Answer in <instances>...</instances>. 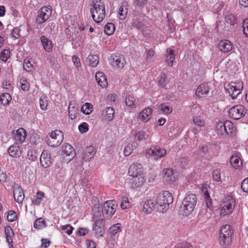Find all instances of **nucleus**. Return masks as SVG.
<instances>
[{
  "mask_svg": "<svg viewBox=\"0 0 248 248\" xmlns=\"http://www.w3.org/2000/svg\"><path fill=\"white\" fill-rule=\"evenodd\" d=\"M27 156L29 159L32 161H34L37 159V154L34 151H29L28 152Z\"/></svg>",
  "mask_w": 248,
  "mask_h": 248,
  "instance_id": "680f3d73",
  "label": "nucleus"
},
{
  "mask_svg": "<svg viewBox=\"0 0 248 248\" xmlns=\"http://www.w3.org/2000/svg\"><path fill=\"white\" fill-rule=\"evenodd\" d=\"M47 144L51 147L59 146L63 141V135L62 131L58 130H54L49 134V137H47Z\"/></svg>",
  "mask_w": 248,
  "mask_h": 248,
  "instance_id": "0eeeda50",
  "label": "nucleus"
},
{
  "mask_svg": "<svg viewBox=\"0 0 248 248\" xmlns=\"http://www.w3.org/2000/svg\"><path fill=\"white\" fill-rule=\"evenodd\" d=\"M241 187L244 192H248V177L243 180Z\"/></svg>",
  "mask_w": 248,
  "mask_h": 248,
  "instance_id": "0e129e2a",
  "label": "nucleus"
},
{
  "mask_svg": "<svg viewBox=\"0 0 248 248\" xmlns=\"http://www.w3.org/2000/svg\"><path fill=\"white\" fill-rule=\"evenodd\" d=\"M147 3V0H134L133 5L135 9H141Z\"/></svg>",
  "mask_w": 248,
  "mask_h": 248,
  "instance_id": "49530a36",
  "label": "nucleus"
},
{
  "mask_svg": "<svg viewBox=\"0 0 248 248\" xmlns=\"http://www.w3.org/2000/svg\"><path fill=\"white\" fill-rule=\"evenodd\" d=\"M47 97L46 96H42L39 100L40 106L42 110H46L47 107Z\"/></svg>",
  "mask_w": 248,
  "mask_h": 248,
  "instance_id": "603ef678",
  "label": "nucleus"
},
{
  "mask_svg": "<svg viewBox=\"0 0 248 248\" xmlns=\"http://www.w3.org/2000/svg\"><path fill=\"white\" fill-rule=\"evenodd\" d=\"M225 20L228 23L232 26H234L237 22V17L232 14L227 15L225 17Z\"/></svg>",
  "mask_w": 248,
  "mask_h": 248,
  "instance_id": "37998d69",
  "label": "nucleus"
},
{
  "mask_svg": "<svg viewBox=\"0 0 248 248\" xmlns=\"http://www.w3.org/2000/svg\"><path fill=\"white\" fill-rule=\"evenodd\" d=\"M208 187L209 186L207 185L203 186L202 187V191L203 194V198L206 202L207 207L211 210L212 207V200L208 191Z\"/></svg>",
  "mask_w": 248,
  "mask_h": 248,
  "instance_id": "aec40b11",
  "label": "nucleus"
},
{
  "mask_svg": "<svg viewBox=\"0 0 248 248\" xmlns=\"http://www.w3.org/2000/svg\"><path fill=\"white\" fill-rule=\"evenodd\" d=\"M131 24L133 27H135L139 30H142L143 28V24L137 16H135L134 17Z\"/></svg>",
  "mask_w": 248,
  "mask_h": 248,
  "instance_id": "de8ad7c7",
  "label": "nucleus"
},
{
  "mask_svg": "<svg viewBox=\"0 0 248 248\" xmlns=\"http://www.w3.org/2000/svg\"><path fill=\"white\" fill-rule=\"evenodd\" d=\"M62 151L66 155L68 156L72 155L75 154L73 147L67 143L65 144L63 147Z\"/></svg>",
  "mask_w": 248,
  "mask_h": 248,
  "instance_id": "a18cd8bd",
  "label": "nucleus"
},
{
  "mask_svg": "<svg viewBox=\"0 0 248 248\" xmlns=\"http://www.w3.org/2000/svg\"><path fill=\"white\" fill-rule=\"evenodd\" d=\"M11 100L12 97L9 93H3L0 96V101L4 105H8Z\"/></svg>",
  "mask_w": 248,
  "mask_h": 248,
  "instance_id": "79ce46f5",
  "label": "nucleus"
},
{
  "mask_svg": "<svg viewBox=\"0 0 248 248\" xmlns=\"http://www.w3.org/2000/svg\"><path fill=\"white\" fill-rule=\"evenodd\" d=\"M46 226L45 219L43 218H39L36 219L33 223L34 228L38 230L41 229Z\"/></svg>",
  "mask_w": 248,
  "mask_h": 248,
  "instance_id": "58836bf2",
  "label": "nucleus"
},
{
  "mask_svg": "<svg viewBox=\"0 0 248 248\" xmlns=\"http://www.w3.org/2000/svg\"><path fill=\"white\" fill-rule=\"evenodd\" d=\"M152 110L149 108L142 110L139 115V118L144 122L148 121L151 118Z\"/></svg>",
  "mask_w": 248,
  "mask_h": 248,
  "instance_id": "c85d7f7f",
  "label": "nucleus"
},
{
  "mask_svg": "<svg viewBox=\"0 0 248 248\" xmlns=\"http://www.w3.org/2000/svg\"><path fill=\"white\" fill-rule=\"evenodd\" d=\"M132 186L135 187L141 186L145 182L144 177L142 174L133 177Z\"/></svg>",
  "mask_w": 248,
  "mask_h": 248,
  "instance_id": "2f4dec72",
  "label": "nucleus"
},
{
  "mask_svg": "<svg viewBox=\"0 0 248 248\" xmlns=\"http://www.w3.org/2000/svg\"><path fill=\"white\" fill-rule=\"evenodd\" d=\"M78 129L81 133H85L89 130L88 124L86 123H83L79 125Z\"/></svg>",
  "mask_w": 248,
  "mask_h": 248,
  "instance_id": "e2e57ef3",
  "label": "nucleus"
},
{
  "mask_svg": "<svg viewBox=\"0 0 248 248\" xmlns=\"http://www.w3.org/2000/svg\"><path fill=\"white\" fill-rule=\"evenodd\" d=\"M93 105L89 103H86L81 108V111L83 112V113L89 115L92 111Z\"/></svg>",
  "mask_w": 248,
  "mask_h": 248,
  "instance_id": "8fccbe9b",
  "label": "nucleus"
},
{
  "mask_svg": "<svg viewBox=\"0 0 248 248\" xmlns=\"http://www.w3.org/2000/svg\"><path fill=\"white\" fill-rule=\"evenodd\" d=\"M150 133V132L147 130L139 131L136 133L135 137L137 140H141L149 137Z\"/></svg>",
  "mask_w": 248,
  "mask_h": 248,
  "instance_id": "f704fd0d",
  "label": "nucleus"
},
{
  "mask_svg": "<svg viewBox=\"0 0 248 248\" xmlns=\"http://www.w3.org/2000/svg\"><path fill=\"white\" fill-rule=\"evenodd\" d=\"M163 181L166 184L169 185L173 183L175 180V175L172 169H165L163 170Z\"/></svg>",
  "mask_w": 248,
  "mask_h": 248,
  "instance_id": "f3484780",
  "label": "nucleus"
},
{
  "mask_svg": "<svg viewBox=\"0 0 248 248\" xmlns=\"http://www.w3.org/2000/svg\"><path fill=\"white\" fill-rule=\"evenodd\" d=\"M36 22L41 24L47 20L51 15V10L48 7H42L38 12Z\"/></svg>",
  "mask_w": 248,
  "mask_h": 248,
  "instance_id": "9b49d317",
  "label": "nucleus"
},
{
  "mask_svg": "<svg viewBox=\"0 0 248 248\" xmlns=\"http://www.w3.org/2000/svg\"><path fill=\"white\" fill-rule=\"evenodd\" d=\"M10 52L8 49H4L0 53V59L4 62H6L10 57Z\"/></svg>",
  "mask_w": 248,
  "mask_h": 248,
  "instance_id": "4d7b16f0",
  "label": "nucleus"
},
{
  "mask_svg": "<svg viewBox=\"0 0 248 248\" xmlns=\"http://www.w3.org/2000/svg\"><path fill=\"white\" fill-rule=\"evenodd\" d=\"M197 202V197L194 194L186 195L180 207L179 211L183 216H187L194 209Z\"/></svg>",
  "mask_w": 248,
  "mask_h": 248,
  "instance_id": "f257e3e1",
  "label": "nucleus"
},
{
  "mask_svg": "<svg viewBox=\"0 0 248 248\" xmlns=\"http://www.w3.org/2000/svg\"><path fill=\"white\" fill-rule=\"evenodd\" d=\"M143 172V168L140 164L133 163L129 168L128 174L130 176L134 177L140 174H142Z\"/></svg>",
  "mask_w": 248,
  "mask_h": 248,
  "instance_id": "a211bd4d",
  "label": "nucleus"
},
{
  "mask_svg": "<svg viewBox=\"0 0 248 248\" xmlns=\"http://www.w3.org/2000/svg\"><path fill=\"white\" fill-rule=\"evenodd\" d=\"M213 178L214 180L217 181H220V170L219 169H216L213 171Z\"/></svg>",
  "mask_w": 248,
  "mask_h": 248,
  "instance_id": "052dcab7",
  "label": "nucleus"
},
{
  "mask_svg": "<svg viewBox=\"0 0 248 248\" xmlns=\"http://www.w3.org/2000/svg\"><path fill=\"white\" fill-rule=\"evenodd\" d=\"M130 207V204L128 199L126 197H124L121 201V207L123 209H128Z\"/></svg>",
  "mask_w": 248,
  "mask_h": 248,
  "instance_id": "5fc2aeb1",
  "label": "nucleus"
},
{
  "mask_svg": "<svg viewBox=\"0 0 248 248\" xmlns=\"http://www.w3.org/2000/svg\"><path fill=\"white\" fill-rule=\"evenodd\" d=\"M125 102L127 106L132 108H136L137 104L135 97L132 94L126 96Z\"/></svg>",
  "mask_w": 248,
  "mask_h": 248,
  "instance_id": "72a5a7b5",
  "label": "nucleus"
},
{
  "mask_svg": "<svg viewBox=\"0 0 248 248\" xmlns=\"http://www.w3.org/2000/svg\"><path fill=\"white\" fill-rule=\"evenodd\" d=\"M233 233L231 226L229 224L223 225L220 229V244L223 248H226L232 241V235Z\"/></svg>",
  "mask_w": 248,
  "mask_h": 248,
  "instance_id": "20e7f679",
  "label": "nucleus"
},
{
  "mask_svg": "<svg viewBox=\"0 0 248 248\" xmlns=\"http://www.w3.org/2000/svg\"><path fill=\"white\" fill-rule=\"evenodd\" d=\"M27 136L26 132L23 128L18 129L14 134V139L22 143L23 142Z\"/></svg>",
  "mask_w": 248,
  "mask_h": 248,
  "instance_id": "bb28decb",
  "label": "nucleus"
},
{
  "mask_svg": "<svg viewBox=\"0 0 248 248\" xmlns=\"http://www.w3.org/2000/svg\"><path fill=\"white\" fill-rule=\"evenodd\" d=\"M111 58V64L113 66L122 68L125 63V59L124 56L121 54L112 55Z\"/></svg>",
  "mask_w": 248,
  "mask_h": 248,
  "instance_id": "4468645a",
  "label": "nucleus"
},
{
  "mask_svg": "<svg viewBox=\"0 0 248 248\" xmlns=\"http://www.w3.org/2000/svg\"><path fill=\"white\" fill-rule=\"evenodd\" d=\"M95 78L99 85L103 88L107 86V79L103 73L100 72H97L95 74Z\"/></svg>",
  "mask_w": 248,
  "mask_h": 248,
  "instance_id": "a878e982",
  "label": "nucleus"
},
{
  "mask_svg": "<svg viewBox=\"0 0 248 248\" xmlns=\"http://www.w3.org/2000/svg\"><path fill=\"white\" fill-rule=\"evenodd\" d=\"M41 42L46 51L50 52L52 50V41L46 37L45 35H42L40 37Z\"/></svg>",
  "mask_w": 248,
  "mask_h": 248,
  "instance_id": "b1692460",
  "label": "nucleus"
},
{
  "mask_svg": "<svg viewBox=\"0 0 248 248\" xmlns=\"http://www.w3.org/2000/svg\"><path fill=\"white\" fill-rule=\"evenodd\" d=\"M159 109L162 111L163 113L170 114L172 110V108L170 106L166 105L165 104H161L159 106Z\"/></svg>",
  "mask_w": 248,
  "mask_h": 248,
  "instance_id": "3c124183",
  "label": "nucleus"
},
{
  "mask_svg": "<svg viewBox=\"0 0 248 248\" xmlns=\"http://www.w3.org/2000/svg\"><path fill=\"white\" fill-rule=\"evenodd\" d=\"M114 109L111 107L107 108L105 110L102 112V116L107 121H111L114 118Z\"/></svg>",
  "mask_w": 248,
  "mask_h": 248,
  "instance_id": "c756f323",
  "label": "nucleus"
},
{
  "mask_svg": "<svg viewBox=\"0 0 248 248\" xmlns=\"http://www.w3.org/2000/svg\"><path fill=\"white\" fill-rule=\"evenodd\" d=\"M216 128L217 132L221 135L232 136L235 134V128L232 123L229 120L218 122L217 123Z\"/></svg>",
  "mask_w": 248,
  "mask_h": 248,
  "instance_id": "39448f33",
  "label": "nucleus"
},
{
  "mask_svg": "<svg viewBox=\"0 0 248 248\" xmlns=\"http://www.w3.org/2000/svg\"><path fill=\"white\" fill-rule=\"evenodd\" d=\"M109 230L110 232L113 234L117 233L118 232L121 231L120 224L119 223L115 224L113 225L112 226H111Z\"/></svg>",
  "mask_w": 248,
  "mask_h": 248,
  "instance_id": "bf43d9fd",
  "label": "nucleus"
},
{
  "mask_svg": "<svg viewBox=\"0 0 248 248\" xmlns=\"http://www.w3.org/2000/svg\"><path fill=\"white\" fill-rule=\"evenodd\" d=\"M95 153V152L93 146H87L85 150L82 158L84 161H87L93 157Z\"/></svg>",
  "mask_w": 248,
  "mask_h": 248,
  "instance_id": "cd10ccee",
  "label": "nucleus"
},
{
  "mask_svg": "<svg viewBox=\"0 0 248 248\" xmlns=\"http://www.w3.org/2000/svg\"><path fill=\"white\" fill-rule=\"evenodd\" d=\"M232 99L236 98L243 89V83L240 80L231 82L225 88Z\"/></svg>",
  "mask_w": 248,
  "mask_h": 248,
  "instance_id": "423d86ee",
  "label": "nucleus"
},
{
  "mask_svg": "<svg viewBox=\"0 0 248 248\" xmlns=\"http://www.w3.org/2000/svg\"><path fill=\"white\" fill-rule=\"evenodd\" d=\"M8 153L12 157H19L21 154V147L17 143L14 144L9 148Z\"/></svg>",
  "mask_w": 248,
  "mask_h": 248,
  "instance_id": "412c9836",
  "label": "nucleus"
},
{
  "mask_svg": "<svg viewBox=\"0 0 248 248\" xmlns=\"http://www.w3.org/2000/svg\"><path fill=\"white\" fill-rule=\"evenodd\" d=\"M78 109L75 107L71 103L69 104L68 108V113L69 117L72 119H75L78 114Z\"/></svg>",
  "mask_w": 248,
  "mask_h": 248,
  "instance_id": "c9c22d12",
  "label": "nucleus"
},
{
  "mask_svg": "<svg viewBox=\"0 0 248 248\" xmlns=\"http://www.w3.org/2000/svg\"><path fill=\"white\" fill-rule=\"evenodd\" d=\"M7 218L8 220L10 222L14 221L16 218V212L12 210L9 211L8 212Z\"/></svg>",
  "mask_w": 248,
  "mask_h": 248,
  "instance_id": "13d9d810",
  "label": "nucleus"
},
{
  "mask_svg": "<svg viewBox=\"0 0 248 248\" xmlns=\"http://www.w3.org/2000/svg\"><path fill=\"white\" fill-rule=\"evenodd\" d=\"M117 205L113 200L107 201L104 203L103 210L106 217L110 218L114 214L116 210Z\"/></svg>",
  "mask_w": 248,
  "mask_h": 248,
  "instance_id": "f8f14e48",
  "label": "nucleus"
},
{
  "mask_svg": "<svg viewBox=\"0 0 248 248\" xmlns=\"http://www.w3.org/2000/svg\"><path fill=\"white\" fill-rule=\"evenodd\" d=\"M230 163L233 168L238 169L241 166L242 163L240 162V158L237 155H232L230 158Z\"/></svg>",
  "mask_w": 248,
  "mask_h": 248,
  "instance_id": "a19ab883",
  "label": "nucleus"
},
{
  "mask_svg": "<svg viewBox=\"0 0 248 248\" xmlns=\"http://www.w3.org/2000/svg\"><path fill=\"white\" fill-rule=\"evenodd\" d=\"M235 201L232 196L225 198L222 204L220 211L221 216H226L231 214L233 210Z\"/></svg>",
  "mask_w": 248,
  "mask_h": 248,
  "instance_id": "6e6552de",
  "label": "nucleus"
},
{
  "mask_svg": "<svg viewBox=\"0 0 248 248\" xmlns=\"http://www.w3.org/2000/svg\"><path fill=\"white\" fill-rule=\"evenodd\" d=\"M115 30V25L112 23H108L105 26L104 32L108 35H110L112 34Z\"/></svg>",
  "mask_w": 248,
  "mask_h": 248,
  "instance_id": "ea45409f",
  "label": "nucleus"
},
{
  "mask_svg": "<svg viewBox=\"0 0 248 248\" xmlns=\"http://www.w3.org/2000/svg\"><path fill=\"white\" fill-rule=\"evenodd\" d=\"M40 163L42 167L47 168L51 164V155L50 153L44 151L40 156Z\"/></svg>",
  "mask_w": 248,
  "mask_h": 248,
  "instance_id": "6ab92c4d",
  "label": "nucleus"
},
{
  "mask_svg": "<svg viewBox=\"0 0 248 248\" xmlns=\"http://www.w3.org/2000/svg\"><path fill=\"white\" fill-rule=\"evenodd\" d=\"M89 64L92 67H95L99 63V57L96 55H90L88 58Z\"/></svg>",
  "mask_w": 248,
  "mask_h": 248,
  "instance_id": "c03bdc74",
  "label": "nucleus"
},
{
  "mask_svg": "<svg viewBox=\"0 0 248 248\" xmlns=\"http://www.w3.org/2000/svg\"><path fill=\"white\" fill-rule=\"evenodd\" d=\"M173 201L172 194L168 191H164L158 196L156 200L157 210L159 212H164L169 208L170 204Z\"/></svg>",
  "mask_w": 248,
  "mask_h": 248,
  "instance_id": "f03ea898",
  "label": "nucleus"
},
{
  "mask_svg": "<svg viewBox=\"0 0 248 248\" xmlns=\"http://www.w3.org/2000/svg\"><path fill=\"white\" fill-rule=\"evenodd\" d=\"M13 194L15 201L18 203H22L25 198L24 193L21 186L15 185L13 187Z\"/></svg>",
  "mask_w": 248,
  "mask_h": 248,
  "instance_id": "ddd939ff",
  "label": "nucleus"
},
{
  "mask_svg": "<svg viewBox=\"0 0 248 248\" xmlns=\"http://www.w3.org/2000/svg\"><path fill=\"white\" fill-rule=\"evenodd\" d=\"M93 219L100 218L102 214H103L104 210L103 207L101 204H97L94 205L93 208Z\"/></svg>",
  "mask_w": 248,
  "mask_h": 248,
  "instance_id": "7c9ffc66",
  "label": "nucleus"
},
{
  "mask_svg": "<svg viewBox=\"0 0 248 248\" xmlns=\"http://www.w3.org/2000/svg\"><path fill=\"white\" fill-rule=\"evenodd\" d=\"M174 50L170 48L167 49L166 62L169 66H172L173 62L175 60V54Z\"/></svg>",
  "mask_w": 248,
  "mask_h": 248,
  "instance_id": "473e14b6",
  "label": "nucleus"
},
{
  "mask_svg": "<svg viewBox=\"0 0 248 248\" xmlns=\"http://www.w3.org/2000/svg\"><path fill=\"white\" fill-rule=\"evenodd\" d=\"M137 143L134 142L133 144H128L127 145L124 150V154L125 156L129 155L133 152L134 149H136Z\"/></svg>",
  "mask_w": 248,
  "mask_h": 248,
  "instance_id": "4c0bfd02",
  "label": "nucleus"
},
{
  "mask_svg": "<svg viewBox=\"0 0 248 248\" xmlns=\"http://www.w3.org/2000/svg\"><path fill=\"white\" fill-rule=\"evenodd\" d=\"M62 229L65 230V233H67L68 235H70L72 233L74 228L70 225H66L62 226Z\"/></svg>",
  "mask_w": 248,
  "mask_h": 248,
  "instance_id": "338daca9",
  "label": "nucleus"
},
{
  "mask_svg": "<svg viewBox=\"0 0 248 248\" xmlns=\"http://www.w3.org/2000/svg\"><path fill=\"white\" fill-rule=\"evenodd\" d=\"M128 13V9L126 7L122 5L120 7L118 11L119 15V18L121 20H124L126 16Z\"/></svg>",
  "mask_w": 248,
  "mask_h": 248,
  "instance_id": "09e8293b",
  "label": "nucleus"
},
{
  "mask_svg": "<svg viewBox=\"0 0 248 248\" xmlns=\"http://www.w3.org/2000/svg\"><path fill=\"white\" fill-rule=\"evenodd\" d=\"M23 68L27 72H31L33 70V65L29 60L25 59L23 63Z\"/></svg>",
  "mask_w": 248,
  "mask_h": 248,
  "instance_id": "864d4df0",
  "label": "nucleus"
},
{
  "mask_svg": "<svg viewBox=\"0 0 248 248\" xmlns=\"http://www.w3.org/2000/svg\"><path fill=\"white\" fill-rule=\"evenodd\" d=\"M5 233L6 237V241L8 243L10 248H13V236L14 235V232L12 228L9 226H6Z\"/></svg>",
  "mask_w": 248,
  "mask_h": 248,
  "instance_id": "393cba45",
  "label": "nucleus"
},
{
  "mask_svg": "<svg viewBox=\"0 0 248 248\" xmlns=\"http://www.w3.org/2000/svg\"><path fill=\"white\" fill-rule=\"evenodd\" d=\"M155 208H156V202L152 200H147L143 205V211L147 214H150Z\"/></svg>",
  "mask_w": 248,
  "mask_h": 248,
  "instance_id": "4be33fe9",
  "label": "nucleus"
},
{
  "mask_svg": "<svg viewBox=\"0 0 248 248\" xmlns=\"http://www.w3.org/2000/svg\"><path fill=\"white\" fill-rule=\"evenodd\" d=\"M20 29L18 27H15L12 30L11 35L13 37L18 38L20 36Z\"/></svg>",
  "mask_w": 248,
  "mask_h": 248,
  "instance_id": "774afa93",
  "label": "nucleus"
},
{
  "mask_svg": "<svg viewBox=\"0 0 248 248\" xmlns=\"http://www.w3.org/2000/svg\"><path fill=\"white\" fill-rule=\"evenodd\" d=\"M189 162L188 157H181L176 162V165L181 168H185L187 166Z\"/></svg>",
  "mask_w": 248,
  "mask_h": 248,
  "instance_id": "e433bc0d",
  "label": "nucleus"
},
{
  "mask_svg": "<svg viewBox=\"0 0 248 248\" xmlns=\"http://www.w3.org/2000/svg\"><path fill=\"white\" fill-rule=\"evenodd\" d=\"M146 153L149 156L157 160L164 157L167 154V151L164 148L158 146H153L146 150Z\"/></svg>",
  "mask_w": 248,
  "mask_h": 248,
  "instance_id": "1a4fd4ad",
  "label": "nucleus"
},
{
  "mask_svg": "<svg viewBox=\"0 0 248 248\" xmlns=\"http://www.w3.org/2000/svg\"><path fill=\"white\" fill-rule=\"evenodd\" d=\"M194 123L200 127L204 125V121L202 118L200 116H194L193 119Z\"/></svg>",
  "mask_w": 248,
  "mask_h": 248,
  "instance_id": "6e6d98bb",
  "label": "nucleus"
},
{
  "mask_svg": "<svg viewBox=\"0 0 248 248\" xmlns=\"http://www.w3.org/2000/svg\"><path fill=\"white\" fill-rule=\"evenodd\" d=\"M210 88L207 83H204L200 85L196 89V95L199 98H203L207 96Z\"/></svg>",
  "mask_w": 248,
  "mask_h": 248,
  "instance_id": "2eb2a0df",
  "label": "nucleus"
},
{
  "mask_svg": "<svg viewBox=\"0 0 248 248\" xmlns=\"http://www.w3.org/2000/svg\"><path fill=\"white\" fill-rule=\"evenodd\" d=\"M218 48L220 51L227 53L230 52L232 49V46L230 41L224 40L219 42Z\"/></svg>",
  "mask_w": 248,
  "mask_h": 248,
  "instance_id": "5701e85b",
  "label": "nucleus"
},
{
  "mask_svg": "<svg viewBox=\"0 0 248 248\" xmlns=\"http://www.w3.org/2000/svg\"><path fill=\"white\" fill-rule=\"evenodd\" d=\"M242 26L244 34L248 37V19L243 20Z\"/></svg>",
  "mask_w": 248,
  "mask_h": 248,
  "instance_id": "69168bd1",
  "label": "nucleus"
},
{
  "mask_svg": "<svg viewBox=\"0 0 248 248\" xmlns=\"http://www.w3.org/2000/svg\"><path fill=\"white\" fill-rule=\"evenodd\" d=\"M90 11L93 19L96 23L101 22L105 18L106 15L105 5L100 0L93 1Z\"/></svg>",
  "mask_w": 248,
  "mask_h": 248,
  "instance_id": "7ed1b4c3",
  "label": "nucleus"
},
{
  "mask_svg": "<svg viewBox=\"0 0 248 248\" xmlns=\"http://www.w3.org/2000/svg\"><path fill=\"white\" fill-rule=\"evenodd\" d=\"M246 113L245 108L241 105H235L229 110V116L234 120H238Z\"/></svg>",
  "mask_w": 248,
  "mask_h": 248,
  "instance_id": "9d476101",
  "label": "nucleus"
},
{
  "mask_svg": "<svg viewBox=\"0 0 248 248\" xmlns=\"http://www.w3.org/2000/svg\"><path fill=\"white\" fill-rule=\"evenodd\" d=\"M93 230L96 235L102 236L104 233V220L103 219H96L93 225Z\"/></svg>",
  "mask_w": 248,
  "mask_h": 248,
  "instance_id": "dca6fc26",
  "label": "nucleus"
}]
</instances>
